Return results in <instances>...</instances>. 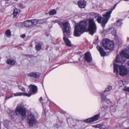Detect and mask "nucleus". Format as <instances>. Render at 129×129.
I'll list each match as a JSON object with an SVG mask.
<instances>
[{
	"mask_svg": "<svg viewBox=\"0 0 129 129\" xmlns=\"http://www.w3.org/2000/svg\"><path fill=\"white\" fill-rule=\"evenodd\" d=\"M112 11H109L106 12L105 13H103L102 16L104 18H102L101 15L97 14L95 16L98 22L99 23H101L102 26L104 28H105L106 24L107 23L110 17V15Z\"/></svg>",
	"mask_w": 129,
	"mask_h": 129,
	"instance_id": "nucleus-2",
	"label": "nucleus"
},
{
	"mask_svg": "<svg viewBox=\"0 0 129 129\" xmlns=\"http://www.w3.org/2000/svg\"><path fill=\"white\" fill-rule=\"evenodd\" d=\"M85 60L88 62H89L92 61V59L91 54L89 52H87L84 54Z\"/></svg>",
	"mask_w": 129,
	"mask_h": 129,
	"instance_id": "nucleus-11",
	"label": "nucleus"
},
{
	"mask_svg": "<svg viewBox=\"0 0 129 129\" xmlns=\"http://www.w3.org/2000/svg\"><path fill=\"white\" fill-rule=\"evenodd\" d=\"M15 113L16 115L21 117L22 119L25 118L26 114V110L21 105H17L16 108Z\"/></svg>",
	"mask_w": 129,
	"mask_h": 129,
	"instance_id": "nucleus-6",
	"label": "nucleus"
},
{
	"mask_svg": "<svg viewBox=\"0 0 129 129\" xmlns=\"http://www.w3.org/2000/svg\"><path fill=\"white\" fill-rule=\"evenodd\" d=\"M96 48L102 56H105L106 54V53L104 51L103 48L99 46H97Z\"/></svg>",
	"mask_w": 129,
	"mask_h": 129,
	"instance_id": "nucleus-13",
	"label": "nucleus"
},
{
	"mask_svg": "<svg viewBox=\"0 0 129 129\" xmlns=\"http://www.w3.org/2000/svg\"><path fill=\"white\" fill-rule=\"evenodd\" d=\"M124 58L129 59V53L123 51L120 53V55H117L116 59V62L117 63H122L125 61Z\"/></svg>",
	"mask_w": 129,
	"mask_h": 129,
	"instance_id": "nucleus-5",
	"label": "nucleus"
},
{
	"mask_svg": "<svg viewBox=\"0 0 129 129\" xmlns=\"http://www.w3.org/2000/svg\"><path fill=\"white\" fill-rule=\"evenodd\" d=\"M42 43H39L36 45L35 48L36 50L39 51L42 48Z\"/></svg>",
	"mask_w": 129,
	"mask_h": 129,
	"instance_id": "nucleus-22",
	"label": "nucleus"
},
{
	"mask_svg": "<svg viewBox=\"0 0 129 129\" xmlns=\"http://www.w3.org/2000/svg\"><path fill=\"white\" fill-rule=\"evenodd\" d=\"M107 108V106H104V107H103L102 108V109L103 110H104V108Z\"/></svg>",
	"mask_w": 129,
	"mask_h": 129,
	"instance_id": "nucleus-35",
	"label": "nucleus"
},
{
	"mask_svg": "<svg viewBox=\"0 0 129 129\" xmlns=\"http://www.w3.org/2000/svg\"><path fill=\"white\" fill-rule=\"evenodd\" d=\"M6 35L7 36H11V32L9 29H8L6 31Z\"/></svg>",
	"mask_w": 129,
	"mask_h": 129,
	"instance_id": "nucleus-28",
	"label": "nucleus"
},
{
	"mask_svg": "<svg viewBox=\"0 0 129 129\" xmlns=\"http://www.w3.org/2000/svg\"><path fill=\"white\" fill-rule=\"evenodd\" d=\"M96 26L94 21L92 19H90L89 20L88 30L89 34L92 35L96 31Z\"/></svg>",
	"mask_w": 129,
	"mask_h": 129,
	"instance_id": "nucleus-7",
	"label": "nucleus"
},
{
	"mask_svg": "<svg viewBox=\"0 0 129 129\" xmlns=\"http://www.w3.org/2000/svg\"><path fill=\"white\" fill-rule=\"evenodd\" d=\"M101 125L100 124H97L94 126V127L95 128H98L100 127Z\"/></svg>",
	"mask_w": 129,
	"mask_h": 129,
	"instance_id": "nucleus-31",
	"label": "nucleus"
},
{
	"mask_svg": "<svg viewBox=\"0 0 129 129\" xmlns=\"http://www.w3.org/2000/svg\"><path fill=\"white\" fill-rule=\"evenodd\" d=\"M18 88L21 90L22 91H24L25 90V89L24 87H22L20 85H18Z\"/></svg>",
	"mask_w": 129,
	"mask_h": 129,
	"instance_id": "nucleus-29",
	"label": "nucleus"
},
{
	"mask_svg": "<svg viewBox=\"0 0 129 129\" xmlns=\"http://www.w3.org/2000/svg\"><path fill=\"white\" fill-rule=\"evenodd\" d=\"M41 20L38 22V23L40 24H42L44 23H47V21L46 20Z\"/></svg>",
	"mask_w": 129,
	"mask_h": 129,
	"instance_id": "nucleus-27",
	"label": "nucleus"
},
{
	"mask_svg": "<svg viewBox=\"0 0 129 129\" xmlns=\"http://www.w3.org/2000/svg\"><path fill=\"white\" fill-rule=\"evenodd\" d=\"M18 10L19 11V10H18L17 9H14L13 13L14 18L16 17L17 14L19 13V12L18 11Z\"/></svg>",
	"mask_w": 129,
	"mask_h": 129,
	"instance_id": "nucleus-23",
	"label": "nucleus"
},
{
	"mask_svg": "<svg viewBox=\"0 0 129 129\" xmlns=\"http://www.w3.org/2000/svg\"><path fill=\"white\" fill-rule=\"evenodd\" d=\"M25 34H23L20 36V37L22 38H24L25 37Z\"/></svg>",
	"mask_w": 129,
	"mask_h": 129,
	"instance_id": "nucleus-33",
	"label": "nucleus"
},
{
	"mask_svg": "<svg viewBox=\"0 0 129 129\" xmlns=\"http://www.w3.org/2000/svg\"><path fill=\"white\" fill-rule=\"evenodd\" d=\"M12 96H13L12 95L11 96H10L9 97H6V98H5V100H8V99H10V98L12 97Z\"/></svg>",
	"mask_w": 129,
	"mask_h": 129,
	"instance_id": "nucleus-34",
	"label": "nucleus"
},
{
	"mask_svg": "<svg viewBox=\"0 0 129 129\" xmlns=\"http://www.w3.org/2000/svg\"><path fill=\"white\" fill-rule=\"evenodd\" d=\"M29 87L30 88V90L28 93H30L32 94L31 93H32L34 94H35L37 91V87L35 85H29Z\"/></svg>",
	"mask_w": 129,
	"mask_h": 129,
	"instance_id": "nucleus-12",
	"label": "nucleus"
},
{
	"mask_svg": "<svg viewBox=\"0 0 129 129\" xmlns=\"http://www.w3.org/2000/svg\"><path fill=\"white\" fill-rule=\"evenodd\" d=\"M63 27L62 29L63 33V40L66 46L68 47L72 46L71 42L66 37H68L70 34L71 27L69 24L67 22L62 23Z\"/></svg>",
	"mask_w": 129,
	"mask_h": 129,
	"instance_id": "nucleus-1",
	"label": "nucleus"
},
{
	"mask_svg": "<svg viewBox=\"0 0 129 129\" xmlns=\"http://www.w3.org/2000/svg\"><path fill=\"white\" fill-rule=\"evenodd\" d=\"M99 117V115L97 114L95 115L92 117H91L85 120L84 121V122L88 123H90L98 120Z\"/></svg>",
	"mask_w": 129,
	"mask_h": 129,
	"instance_id": "nucleus-10",
	"label": "nucleus"
},
{
	"mask_svg": "<svg viewBox=\"0 0 129 129\" xmlns=\"http://www.w3.org/2000/svg\"><path fill=\"white\" fill-rule=\"evenodd\" d=\"M112 33L114 34V35L115 36L116 34V30L115 29H114L113 30L112 32Z\"/></svg>",
	"mask_w": 129,
	"mask_h": 129,
	"instance_id": "nucleus-32",
	"label": "nucleus"
},
{
	"mask_svg": "<svg viewBox=\"0 0 129 129\" xmlns=\"http://www.w3.org/2000/svg\"><path fill=\"white\" fill-rule=\"evenodd\" d=\"M115 24V25L116 26L119 27L123 23L120 20H119L117 21L116 23Z\"/></svg>",
	"mask_w": 129,
	"mask_h": 129,
	"instance_id": "nucleus-24",
	"label": "nucleus"
},
{
	"mask_svg": "<svg viewBox=\"0 0 129 129\" xmlns=\"http://www.w3.org/2000/svg\"><path fill=\"white\" fill-rule=\"evenodd\" d=\"M117 5V4H115V6H115V7H116V6Z\"/></svg>",
	"mask_w": 129,
	"mask_h": 129,
	"instance_id": "nucleus-40",
	"label": "nucleus"
},
{
	"mask_svg": "<svg viewBox=\"0 0 129 129\" xmlns=\"http://www.w3.org/2000/svg\"><path fill=\"white\" fill-rule=\"evenodd\" d=\"M86 2L85 1H83V2L80 1L78 2V4L79 7L81 8H84L86 6Z\"/></svg>",
	"mask_w": 129,
	"mask_h": 129,
	"instance_id": "nucleus-16",
	"label": "nucleus"
},
{
	"mask_svg": "<svg viewBox=\"0 0 129 129\" xmlns=\"http://www.w3.org/2000/svg\"><path fill=\"white\" fill-rule=\"evenodd\" d=\"M104 94L105 93L103 92H102L101 94V95L102 97L101 99L102 101H105L109 103V102L110 101V100L108 99H107L106 96H104Z\"/></svg>",
	"mask_w": 129,
	"mask_h": 129,
	"instance_id": "nucleus-18",
	"label": "nucleus"
},
{
	"mask_svg": "<svg viewBox=\"0 0 129 129\" xmlns=\"http://www.w3.org/2000/svg\"><path fill=\"white\" fill-rule=\"evenodd\" d=\"M27 122L30 126H34L37 123L36 118L34 114H30L28 116Z\"/></svg>",
	"mask_w": 129,
	"mask_h": 129,
	"instance_id": "nucleus-9",
	"label": "nucleus"
},
{
	"mask_svg": "<svg viewBox=\"0 0 129 129\" xmlns=\"http://www.w3.org/2000/svg\"><path fill=\"white\" fill-rule=\"evenodd\" d=\"M41 101H42V97H41L40 98V99H39V101H40V102H41Z\"/></svg>",
	"mask_w": 129,
	"mask_h": 129,
	"instance_id": "nucleus-38",
	"label": "nucleus"
},
{
	"mask_svg": "<svg viewBox=\"0 0 129 129\" xmlns=\"http://www.w3.org/2000/svg\"><path fill=\"white\" fill-rule=\"evenodd\" d=\"M114 72L117 74L118 73V70H119V74L122 76L126 75L128 74V71L125 67L122 65H119L115 63L113 65Z\"/></svg>",
	"mask_w": 129,
	"mask_h": 129,
	"instance_id": "nucleus-4",
	"label": "nucleus"
},
{
	"mask_svg": "<svg viewBox=\"0 0 129 129\" xmlns=\"http://www.w3.org/2000/svg\"><path fill=\"white\" fill-rule=\"evenodd\" d=\"M7 63L10 65H14L15 64L16 61L14 60L8 59L7 60Z\"/></svg>",
	"mask_w": 129,
	"mask_h": 129,
	"instance_id": "nucleus-20",
	"label": "nucleus"
},
{
	"mask_svg": "<svg viewBox=\"0 0 129 129\" xmlns=\"http://www.w3.org/2000/svg\"><path fill=\"white\" fill-rule=\"evenodd\" d=\"M115 6H114L113 8H112V9H111V11H112H112L115 8Z\"/></svg>",
	"mask_w": 129,
	"mask_h": 129,
	"instance_id": "nucleus-37",
	"label": "nucleus"
},
{
	"mask_svg": "<svg viewBox=\"0 0 129 129\" xmlns=\"http://www.w3.org/2000/svg\"><path fill=\"white\" fill-rule=\"evenodd\" d=\"M87 23L86 21H81L78 24H76L74 30V36H80L85 30Z\"/></svg>",
	"mask_w": 129,
	"mask_h": 129,
	"instance_id": "nucleus-3",
	"label": "nucleus"
},
{
	"mask_svg": "<svg viewBox=\"0 0 129 129\" xmlns=\"http://www.w3.org/2000/svg\"><path fill=\"white\" fill-rule=\"evenodd\" d=\"M41 20V19H33L31 20V25H35L38 23V22Z\"/></svg>",
	"mask_w": 129,
	"mask_h": 129,
	"instance_id": "nucleus-19",
	"label": "nucleus"
},
{
	"mask_svg": "<svg viewBox=\"0 0 129 129\" xmlns=\"http://www.w3.org/2000/svg\"><path fill=\"white\" fill-rule=\"evenodd\" d=\"M102 45L106 49L113 50L114 47L113 42L107 39H104Z\"/></svg>",
	"mask_w": 129,
	"mask_h": 129,
	"instance_id": "nucleus-8",
	"label": "nucleus"
},
{
	"mask_svg": "<svg viewBox=\"0 0 129 129\" xmlns=\"http://www.w3.org/2000/svg\"><path fill=\"white\" fill-rule=\"evenodd\" d=\"M40 75L39 73L38 72H31L28 74L29 77H33L35 78H38Z\"/></svg>",
	"mask_w": 129,
	"mask_h": 129,
	"instance_id": "nucleus-15",
	"label": "nucleus"
},
{
	"mask_svg": "<svg viewBox=\"0 0 129 129\" xmlns=\"http://www.w3.org/2000/svg\"><path fill=\"white\" fill-rule=\"evenodd\" d=\"M112 86L109 85L107 87L106 89L103 92L105 93L106 91H110L112 89Z\"/></svg>",
	"mask_w": 129,
	"mask_h": 129,
	"instance_id": "nucleus-25",
	"label": "nucleus"
},
{
	"mask_svg": "<svg viewBox=\"0 0 129 129\" xmlns=\"http://www.w3.org/2000/svg\"><path fill=\"white\" fill-rule=\"evenodd\" d=\"M3 123L5 127L8 128L9 124L11 123V122L7 120H5L4 121Z\"/></svg>",
	"mask_w": 129,
	"mask_h": 129,
	"instance_id": "nucleus-21",
	"label": "nucleus"
},
{
	"mask_svg": "<svg viewBox=\"0 0 129 129\" xmlns=\"http://www.w3.org/2000/svg\"><path fill=\"white\" fill-rule=\"evenodd\" d=\"M56 11L54 9H53L52 10L49 11V14L50 15H53L56 14Z\"/></svg>",
	"mask_w": 129,
	"mask_h": 129,
	"instance_id": "nucleus-26",
	"label": "nucleus"
},
{
	"mask_svg": "<svg viewBox=\"0 0 129 129\" xmlns=\"http://www.w3.org/2000/svg\"><path fill=\"white\" fill-rule=\"evenodd\" d=\"M104 30H103V32H101V33H104Z\"/></svg>",
	"mask_w": 129,
	"mask_h": 129,
	"instance_id": "nucleus-39",
	"label": "nucleus"
},
{
	"mask_svg": "<svg viewBox=\"0 0 129 129\" xmlns=\"http://www.w3.org/2000/svg\"><path fill=\"white\" fill-rule=\"evenodd\" d=\"M14 95L15 96H21L23 95L27 97H30L31 95V94L30 93H23L22 92H17L14 93Z\"/></svg>",
	"mask_w": 129,
	"mask_h": 129,
	"instance_id": "nucleus-14",
	"label": "nucleus"
},
{
	"mask_svg": "<svg viewBox=\"0 0 129 129\" xmlns=\"http://www.w3.org/2000/svg\"><path fill=\"white\" fill-rule=\"evenodd\" d=\"M54 126L57 128L59 127V125L57 124H56L54 125Z\"/></svg>",
	"mask_w": 129,
	"mask_h": 129,
	"instance_id": "nucleus-36",
	"label": "nucleus"
},
{
	"mask_svg": "<svg viewBox=\"0 0 129 129\" xmlns=\"http://www.w3.org/2000/svg\"><path fill=\"white\" fill-rule=\"evenodd\" d=\"M123 90L125 91H127L129 92V87H125L123 89Z\"/></svg>",
	"mask_w": 129,
	"mask_h": 129,
	"instance_id": "nucleus-30",
	"label": "nucleus"
},
{
	"mask_svg": "<svg viewBox=\"0 0 129 129\" xmlns=\"http://www.w3.org/2000/svg\"><path fill=\"white\" fill-rule=\"evenodd\" d=\"M21 23L24 25V26L26 27H29L32 26L30 20H27L24 22Z\"/></svg>",
	"mask_w": 129,
	"mask_h": 129,
	"instance_id": "nucleus-17",
	"label": "nucleus"
}]
</instances>
